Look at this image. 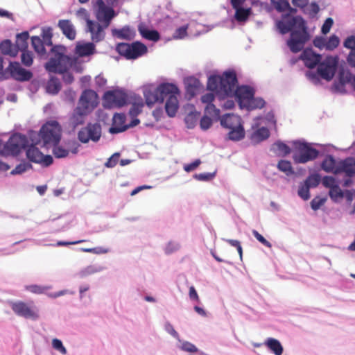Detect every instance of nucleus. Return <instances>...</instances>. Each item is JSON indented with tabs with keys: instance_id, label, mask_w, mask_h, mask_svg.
<instances>
[{
	"instance_id": "obj_48",
	"label": "nucleus",
	"mask_w": 355,
	"mask_h": 355,
	"mask_svg": "<svg viewBox=\"0 0 355 355\" xmlns=\"http://www.w3.org/2000/svg\"><path fill=\"white\" fill-rule=\"evenodd\" d=\"M105 269L104 266H102L98 264H92L87 266L86 268H83L80 274L82 277H85L87 275H90L96 272H99L101 271H103Z\"/></svg>"
},
{
	"instance_id": "obj_17",
	"label": "nucleus",
	"mask_w": 355,
	"mask_h": 355,
	"mask_svg": "<svg viewBox=\"0 0 355 355\" xmlns=\"http://www.w3.org/2000/svg\"><path fill=\"white\" fill-rule=\"evenodd\" d=\"M87 31L91 33V39L93 42L98 43L103 41L105 37L103 24H99L95 21L87 19L86 20Z\"/></svg>"
},
{
	"instance_id": "obj_49",
	"label": "nucleus",
	"mask_w": 355,
	"mask_h": 355,
	"mask_svg": "<svg viewBox=\"0 0 355 355\" xmlns=\"http://www.w3.org/2000/svg\"><path fill=\"white\" fill-rule=\"evenodd\" d=\"M321 181V176L318 173L310 174L306 180L303 182L305 184L310 188L317 187Z\"/></svg>"
},
{
	"instance_id": "obj_34",
	"label": "nucleus",
	"mask_w": 355,
	"mask_h": 355,
	"mask_svg": "<svg viewBox=\"0 0 355 355\" xmlns=\"http://www.w3.org/2000/svg\"><path fill=\"white\" fill-rule=\"evenodd\" d=\"M0 51L3 55L10 57H15L18 53L17 47L8 39L0 43Z\"/></svg>"
},
{
	"instance_id": "obj_9",
	"label": "nucleus",
	"mask_w": 355,
	"mask_h": 355,
	"mask_svg": "<svg viewBox=\"0 0 355 355\" xmlns=\"http://www.w3.org/2000/svg\"><path fill=\"white\" fill-rule=\"evenodd\" d=\"M310 38L308 31H294L290 34L286 45L292 53H297L304 49V47Z\"/></svg>"
},
{
	"instance_id": "obj_52",
	"label": "nucleus",
	"mask_w": 355,
	"mask_h": 355,
	"mask_svg": "<svg viewBox=\"0 0 355 355\" xmlns=\"http://www.w3.org/2000/svg\"><path fill=\"white\" fill-rule=\"evenodd\" d=\"M275 10L279 12L286 11L290 8L289 0H270Z\"/></svg>"
},
{
	"instance_id": "obj_43",
	"label": "nucleus",
	"mask_w": 355,
	"mask_h": 355,
	"mask_svg": "<svg viewBox=\"0 0 355 355\" xmlns=\"http://www.w3.org/2000/svg\"><path fill=\"white\" fill-rule=\"evenodd\" d=\"M328 194L334 202L338 203L344 198L345 192L340 189V184H338L329 190Z\"/></svg>"
},
{
	"instance_id": "obj_55",
	"label": "nucleus",
	"mask_w": 355,
	"mask_h": 355,
	"mask_svg": "<svg viewBox=\"0 0 355 355\" xmlns=\"http://www.w3.org/2000/svg\"><path fill=\"white\" fill-rule=\"evenodd\" d=\"M32 168V165L28 162H22L10 172V174L12 175L22 174L26 171Z\"/></svg>"
},
{
	"instance_id": "obj_20",
	"label": "nucleus",
	"mask_w": 355,
	"mask_h": 355,
	"mask_svg": "<svg viewBox=\"0 0 355 355\" xmlns=\"http://www.w3.org/2000/svg\"><path fill=\"white\" fill-rule=\"evenodd\" d=\"M96 53V45L93 42L78 41L74 49V53L78 58H85Z\"/></svg>"
},
{
	"instance_id": "obj_28",
	"label": "nucleus",
	"mask_w": 355,
	"mask_h": 355,
	"mask_svg": "<svg viewBox=\"0 0 355 355\" xmlns=\"http://www.w3.org/2000/svg\"><path fill=\"white\" fill-rule=\"evenodd\" d=\"M324 158L321 162V168L327 173H332L335 175H338L336 169L338 168V162L335 157L331 155H325Z\"/></svg>"
},
{
	"instance_id": "obj_31",
	"label": "nucleus",
	"mask_w": 355,
	"mask_h": 355,
	"mask_svg": "<svg viewBox=\"0 0 355 355\" xmlns=\"http://www.w3.org/2000/svg\"><path fill=\"white\" fill-rule=\"evenodd\" d=\"M263 344L275 355H282L284 347L279 340L274 338H268Z\"/></svg>"
},
{
	"instance_id": "obj_61",
	"label": "nucleus",
	"mask_w": 355,
	"mask_h": 355,
	"mask_svg": "<svg viewBox=\"0 0 355 355\" xmlns=\"http://www.w3.org/2000/svg\"><path fill=\"white\" fill-rule=\"evenodd\" d=\"M180 244L174 241H169L164 248V252L166 254H171L179 250Z\"/></svg>"
},
{
	"instance_id": "obj_14",
	"label": "nucleus",
	"mask_w": 355,
	"mask_h": 355,
	"mask_svg": "<svg viewBox=\"0 0 355 355\" xmlns=\"http://www.w3.org/2000/svg\"><path fill=\"white\" fill-rule=\"evenodd\" d=\"M10 306L13 312L19 317L33 320H36L39 318L37 313L22 301L11 302Z\"/></svg>"
},
{
	"instance_id": "obj_12",
	"label": "nucleus",
	"mask_w": 355,
	"mask_h": 355,
	"mask_svg": "<svg viewBox=\"0 0 355 355\" xmlns=\"http://www.w3.org/2000/svg\"><path fill=\"white\" fill-rule=\"evenodd\" d=\"M7 72L13 79L21 82L28 81L33 77V73L21 67L18 62H10L9 66L6 69L3 76Z\"/></svg>"
},
{
	"instance_id": "obj_36",
	"label": "nucleus",
	"mask_w": 355,
	"mask_h": 355,
	"mask_svg": "<svg viewBox=\"0 0 355 355\" xmlns=\"http://www.w3.org/2000/svg\"><path fill=\"white\" fill-rule=\"evenodd\" d=\"M60 89L61 83L59 78L55 76L51 77L46 85V92L50 94L55 95L58 94Z\"/></svg>"
},
{
	"instance_id": "obj_41",
	"label": "nucleus",
	"mask_w": 355,
	"mask_h": 355,
	"mask_svg": "<svg viewBox=\"0 0 355 355\" xmlns=\"http://www.w3.org/2000/svg\"><path fill=\"white\" fill-rule=\"evenodd\" d=\"M270 137V131L267 128L261 127L253 132L251 139L255 142H261Z\"/></svg>"
},
{
	"instance_id": "obj_30",
	"label": "nucleus",
	"mask_w": 355,
	"mask_h": 355,
	"mask_svg": "<svg viewBox=\"0 0 355 355\" xmlns=\"http://www.w3.org/2000/svg\"><path fill=\"white\" fill-rule=\"evenodd\" d=\"M31 43L34 51L40 58L46 59L48 58L45 44H43L42 39L39 36H33L31 37Z\"/></svg>"
},
{
	"instance_id": "obj_15",
	"label": "nucleus",
	"mask_w": 355,
	"mask_h": 355,
	"mask_svg": "<svg viewBox=\"0 0 355 355\" xmlns=\"http://www.w3.org/2000/svg\"><path fill=\"white\" fill-rule=\"evenodd\" d=\"M299 59L302 60L304 65L309 69H314L315 67H318V64L322 62V55L320 53H315L312 48L304 49Z\"/></svg>"
},
{
	"instance_id": "obj_46",
	"label": "nucleus",
	"mask_w": 355,
	"mask_h": 355,
	"mask_svg": "<svg viewBox=\"0 0 355 355\" xmlns=\"http://www.w3.org/2000/svg\"><path fill=\"white\" fill-rule=\"evenodd\" d=\"M41 36L42 37L41 38L42 42L45 44V46L51 47L54 46L52 42L53 30L51 27L43 28L42 30Z\"/></svg>"
},
{
	"instance_id": "obj_59",
	"label": "nucleus",
	"mask_w": 355,
	"mask_h": 355,
	"mask_svg": "<svg viewBox=\"0 0 355 355\" xmlns=\"http://www.w3.org/2000/svg\"><path fill=\"white\" fill-rule=\"evenodd\" d=\"M327 201L326 197L315 196L310 202L311 207L313 210H318Z\"/></svg>"
},
{
	"instance_id": "obj_16",
	"label": "nucleus",
	"mask_w": 355,
	"mask_h": 355,
	"mask_svg": "<svg viewBox=\"0 0 355 355\" xmlns=\"http://www.w3.org/2000/svg\"><path fill=\"white\" fill-rule=\"evenodd\" d=\"M98 95L92 89H85L83 92L79 101L78 107L87 111L89 109H94L98 105Z\"/></svg>"
},
{
	"instance_id": "obj_13",
	"label": "nucleus",
	"mask_w": 355,
	"mask_h": 355,
	"mask_svg": "<svg viewBox=\"0 0 355 355\" xmlns=\"http://www.w3.org/2000/svg\"><path fill=\"white\" fill-rule=\"evenodd\" d=\"M338 82H335L333 85V89L335 92L340 93H345V86L349 84L355 91V75L352 74L349 71L341 69L339 71Z\"/></svg>"
},
{
	"instance_id": "obj_33",
	"label": "nucleus",
	"mask_w": 355,
	"mask_h": 355,
	"mask_svg": "<svg viewBox=\"0 0 355 355\" xmlns=\"http://www.w3.org/2000/svg\"><path fill=\"white\" fill-rule=\"evenodd\" d=\"M240 117L234 114H226L220 119V125L225 128L231 129L241 123Z\"/></svg>"
},
{
	"instance_id": "obj_56",
	"label": "nucleus",
	"mask_w": 355,
	"mask_h": 355,
	"mask_svg": "<svg viewBox=\"0 0 355 355\" xmlns=\"http://www.w3.org/2000/svg\"><path fill=\"white\" fill-rule=\"evenodd\" d=\"M297 195L304 200H308L310 198V187L301 182L298 187Z\"/></svg>"
},
{
	"instance_id": "obj_53",
	"label": "nucleus",
	"mask_w": 355,
	"mask_h": 355,
	"mask_svg": "<svg viewBox=\"0 0 355 355\" xmlns=\"http://www.w3.org/2000/svg\"><path fill=\"white\" fill-rule=\"evenodd\" d=\"M21 62L26 67H31L33 62V55L31 51L21 50Z\"/></svg>"
},
{
	"instance_id": "obj_50",
	"label": "nucleus",
	"mask_w": 355,
	"mask_h": 355,
	"mask_svg": "<svg viewBox=\"0 0 355 355\" xmlns=\"http://www.w3.org/2000/svg\"><path fill=\"white\" fill-rule=\"evenodd\" d=\"M199 116L200 112H191L187 114L184 118V122L187 127L190 129L193 128L197 123Z\"/></svg>"
},
{
	"instance_id": "obj_64",
	"label": "nucleus",
	"mask_w": 355,
	"mask_h": 355,
	"mask_svg": "<svg viewBox=\"0 0 355 355\" xmlns=\"http://www.w3.org/2000/svg\"><path fill=\"white\" fill-rule=\"evenodd\" d=\"M216 176V172L214 173H203L199 174H194L193 178L198 181L208 182L211 180Z\"/></svg>"
},
{
	"instance_id": "obj_58",
	"label": "nucleus",
	"mask_w": 355,
	"mask_h": 355,
	"mask_svg": "<svg viewBox=\"0 0 355 355\" xmlns=\"http://www.w3.org/2000/svg\"><path fill=\"white\" fill-rule=\"evenodd\" d=\"M339 43V37L336 35H332L327 40H326V49L328 51H333L338 47Z\"/></svg>"
},
{
	"instance_id": "obj_51",
	"label": "nucleus",
	"mask_w": 355,
	"mask_h": 355,
	"mask_svg": "<svg viewBox=\"0 0 355 355\" xmlns=\"http://www.w3.org/2000/svg\"><path fill=\"white\" fill-rule=\"evenodd\" d=\"M26 290L35 293V294H42L44 293L46 291L52 288L51 286H42L37 284H31L26 286Z\"/></svg>"
},
{
	"instance_id": "obj_45",
	"label": "nucleus",
	"mask_w": 355,
	"mask_h": 355,
	"mask_svg": "<svg viewBox=\"0 0 355 355\" xmlns=\"http://www.w3.org/2000/svg\"><path fill=\"white\" fill-rule=\"evenodd\" d=\"M277 167L280 171L284 172L288 176L292 175L295 173L291 162L288 160H279Z\"/></svg>"
},
{
	"instance_id": "obj_37",
	"label": "nucleus",
	"mask_w": 355,
	"mask_h": 355,
	"mask_svg": "<svg viewBox=\"0 0 355 355\" xmlns=\"http://www.w3.org/2000/svg\"><path fill=\"white\" fill-rule=\"evenodd\" d=\"M29 38V33L28 31H23L16 35L15 46L19 51L26 50L28 48V40Z\"/></svg>"
},
{
	"instance_id": "obj_63",
	"label": "nucleus",
	"mask_w": 355,
	"mask_h": 355,
	"mask_svg": "<svg viewBox=\"0 0 355 355\" xmlns=\"http://www.w3.org/2000/svg\"><path fill=\"white\" fill-rule=\"evenodd\" d=\"M143 105V103H134L128 112L130 116L137 117L141 112Z\"/></svg>"
},
{
	"instance_id": "obj_38",
	"label": "nucleus",
	"mask_w": 355,
	"mask_h": 355,
	"mask_svg": "<svg viewBox=\"0 0 355 355\" xmlns=\"http://www.w3.org/2000/svg\"><path fill=\"white\" fill-rule=\"evenodd\" d=\"M43 153L35 147V146H30L26 150L27 158L32 162L39 164Z\"/></svg>"
},
{
	"instance_id": "obj_40",
	"label": "nucleus",
	"mask_w": 355,
	"mask_h": 355,
	"mask_svg": "<svg viewBox=\"0 0 355 355\" xmlns=\"http://www.w3.org/2000/svg\"><path fill=\"white\" fill-rule=\"evenodd\" d=\"M140 121L137 117L132 118L131 121L126 125L120 127L111 126L109 129V132L113 135L125 132L130 128H134L139 124Z\"/></svg>"
},
{
	"instance_id": "obj_10",
	"label": "nucleus",
	"mask_w": 355,
	"mask_h": 355,
	"mask_svg": "<svg viewBox=\"0 0 355 355\" xmlns=\"http://www.w3.org/2000/svg\"><path fill=\"white\" fill-rule=\"evenodd\" d=\"M28 145V140L26 135L21 133L13 134L6 142V147L8 148L10 155H17L22 149Z\"/></svg>"
},
{
	"instance_id": "obj_54",
	"label": "nucleus",
	"mask_w": 355,
	"mask_h": 355,
	"mask_svg": "<svg viewBox=\"0 0 355 355\" xmlns=\"http://www.w3.org/2000/svg\"><path fill=\"white\" fill-rule=\"evenodd\" d=\"M322 184L324 187L330 190L338 184H340V180L333 176L326 175L323 177Z\"/></svg>"
},
{
	"instance_id": "obj_22",
	"label": "nucleus",
	"mask_w": 355,
	"mask_h": 355,
	"mask_svg": "<svg viewBox=\"0 0 355 355\" xmlns=\"http://www.w3.org/2000/svg\"><path fill=\"white\" fill-rule=\"evenodd\" d=\"M143 93L146 103L148 107H151L156 103H163V98H160L159 94H158L157 87L155 85L144 86Z\"/></svg>"
},
{
	"instance_id": "obj_2",
	"label": "nucleus",
	"mask_w": 355,
	"mask_h": 355,
	"mask_svg": "<svg viewBox=\"0 0 355 355\" xmlns=\"http://www.w3.org/2000/svg\"><path fill=\"white\" fill-rule=\"evenodd\" d=\"M338 58L337 56H327L317 67L316 71H307L306 77L314 85L320 84V78L327 81L333 79L337 71Z\"/></svg>"
},
{
	"instance_id": "obj_11",
	"label": "nucleus",
	"mask_w": 355,
	"mask_h": 355,
	"mask_svg": "<svg viewBox=\"0 0 355 355\" xmlns=\"http://www.w3.org/2000/svg\"><path fill=\"white\" fill-rule=\"evenodd\" d=\"M103 98L105 107H111L113 105L121 107L128 103V96L122 90L107 91L104 94Z\"/></svg>"
},
{
	"instance_id": "obj_6",
	"label": "nucleus",
	"mask_w": 355,
	"mask_h": 355,
	"mask_svg": "<svg viewBox=\"0 0 355 355\" xmlns=\"http://www.w3.org/2000/svg\"><path fill=\"white\" fill-rule=\"evenodd\" d=\"M116 51L127 60H135L146 54L148 49L142 42L136 41L131 44L120 42L117 44Z\"/></svg>"
},
{
	"instance_id": "obj_62",
	"label": "nucleus",
	"mask_w": 355,
	"mask_h": 355,
	"mask_svg": "<svg viewBox=\"0 0 355 355\" xmlns=\"http://www.w3.org/2000/svg\"><path fill=\"white\" fill-rule=\"evenodd\" d=\"M164 329L168 334L177 339L179 342H181L179 334L175 330L173 326L169 321L166 320L164 322Z\"/></svg>"
},
{
	"instance_id": "obj_3",
	"label": "nucleus",
	"mask_w": 355,
	"mask_h": 355,
	"mask_svg": "<svg viewBox=\"0 0 355 355\" xmlns=\"http://www.w3.org/2000/svg\"><path fill=\"white\" fill-rule=\"evenodd\" d=\"M67 48L61 44L53 46L48 53L49 60L44 64V69L49 73H62L67 69V62L70 55H66Z\"/></svg>"
},
{
	"instance_id": "obj_25",
	"label": "nucleus",
	"mask_w": 355,
	"mask_h": 355,
	"mask_svg": "<svg viewBox=\"0 0 355 355\" xmlns=\"http://www.w3.org/2000/svg\"><path fill=\"white\" fill-rule=\"evenodd\" d=\"M186 94L189 99L193 98L197 91L200 89L201 84L200 80L194 76H189L184 80Z\"/></svg>"
},
{
	"instance_id": "obj_39",
	"label": "nucleus",
	"mask_w": 355,
	"mask_h": 355,
	"mask_svg": "<svg viewBox=\"0 0 355 355\" xmlns=\"http://www.w3.org/2000/svg\"><path fill=\"white\" fill-rule=\"evenodd\" d=\"M87 113V111L83 110L80 107H77L71 116V121L74 127L81 125L84 122V116Z\"/></svg>"
},
{
	"instance_id": "obj_26",
	"label": "nucleus",
	"mask_w": 355,
	"mask_h": 355,
	"mask_svg": "<svg viewBox=\"0 0 355 355\" xmlns=\"http://www.w3.org/2000/svg\"><path fill=\"white\" fill-rule=\"evenodd\" d=\"M138 31L144 39L153 42H157L160 39V34L155 29L149 28L144 23H140L138 25Z\"/></svg>"
},
{
	"instance_id": "obj_4",
	"label": "nucleus",
	"mask_w": 355,
	"mask_h": 355,
	"mask_svg": "<svg viewBox=\"0 0 355 355\" xmlns=\"http://www.w3.org/2000/svg\"><path fill=\"white\" fill-rule=\"evenodd\" d=\"M237 83V76L234 70L229 69L223 72L222 76L211 75L208 78L207 89L211 92H222L225 95L231 92L230 85L232 87Z\"/></svg>"
},
{
	"instance_id": "obj_27",
	"label": "nucleus",
	"mask_w": 355,
	"mask_h": 355,
	"mask_svg": "<svg viewBox=\"0 0 355 355\" xmlns=\"http://www.w3.org/2000/svg\"><path fill=\"white\" fill-rule=\"evenodd\" d=\"M112 35L113 37L120 40H132L135 35V31L130 28L129 26H124L120 29H112Z\"/></svg>"
},
{
	"instance_id": "obj_23",
	"label": "nucleus",
	"mask_w": 355,
	"mask_h": 355,
	"mask_svg": "<svg viewBox=\"0 0 355 355\" xmlns=\"http://www.w3.org/2000/svg\"><path fill=\"white\" fill-rule=\"evenodd\" d=\"M157 87L158 94L160 98H163V101L165 98L167 100L171 96H176L180 94L178 87L173 83H162Z\"/></svg>"
},
{
	"instance_id": "obj_19",
	"label": "nucleus",
	"mask_w": 355,
	"mask_h": 355,
	"mask_svg": "<svg viewBox=\"0 0 355 355\" xmlns=\"http://www.w3.org/2000/svg\"><path fill=\"white\" fill-rule=\"evenodd\" d=\"M101 5L99 6L96 17L98 22L103 24L104 27H108L111 20L114 17V10L111 7L106 6L102 0H99Z\"/></svg>"
},
{
	"instance_id": "obj_24",
	"label": "nucleus",
	"mask_w": 355,
	"mask_h": 355,
	"mask_svg": "<svg viewBox=\"0 0 355 355\" xmlns=\"http://www.w3.org/2000/svg\"><path fill=\"white\" fill-rule=\"evenodd\" d=\"M58 27L62 33L69 40H74L76 37V31L72 22L69 19H60Z\"/></svg>"
},
{
	"instance_id": "obj_7",
	"label": "nucleus",
	"mask_w": 355,
	"mask_h": 355,
	"mask_svg": "<svg viewBox=\"0 0 355 355\" xmlns=\"http://www.w3.org/2000/svg\"><path fill=\"white\" fill-rule=\"evenodd\" d=\"M238 82L232 87L230 86L231 92H228L227 96H235L238 101L241 109H244L245 103L250 99L255 94V89L246 85L238 86Z\"/></svg>"
},
{
	"instance_id": "obj_47",
	"label": "nucleus",
	"mask_w": 355,
	"mask_h": 355,
	"mask_svg": "<svg viewBox=\"0 0 355 355\" xmlns=\"http://www.w3.org/2000/svg\"><path fill=\"white\" fill-rule=\"evenodd\" d=\"M234 17L239 22L245 21L251 13V8H243L242 7L234 8Z\"/></svg>"
},
{
	"instance_id": "obj_8",
	"label": "nucleus",
	"mask_w": 355,
	"mask_h": 355,
	"mask_svg": "<svg viewBox=\"0 0 355 355\" xmlns=\"http://www.w3.org/2000/svg\"><path fill=\"white\" fill-rule=\"evenodd\" d=\"M102 133L101 125L98 123H89L78 132V139L83 144L89 141L97 142L100 140Z\"/></svg>"
},
{
	"instance_id": "obj_57",
	"label": "nucleus",
	"mask_w": 355,
	"mask_h": 355,
	"mask_svg": "<svg viewBox=\"0 0 355 355\" xmlns=\"http://www.w3.org/2000/svg\"><path fill=\"white\" fill-rule=\"evenodd\" d=\"M53 154L56 158H64L68 156L69 150L60 146L59 144H54L53 147Z\"/></svg>"
},
{
	"instance_id": "obj_35",
	"label": "nucleus",
	"mask_w": 355,
	"mask_h": 355,
	"mask_svg": "<svg viewBox=\"0 0 355 355\" xmlns=\"http://www.w3.org/2000/svg\"><path fill=\"white\" fill-rule=\"evenodd\" d=\"M230 130V131L228 133V139L230 140L237 141L245 137V130L241 123Z\"/></svg>"
},
{
	"instance_id": "obj_42",
	"label": "nucleus",
	"mask_w": 355,
	"mask_h": 355,
	"mask_svg": "<svg viewBox=\"0 0 355 355\" xmlns=\"http://www.w3.org/2000/svg\"><path fill=\"white\" fill-rule=\"evenodd\" d=\"M266 104L265 101L261 97L255 98L254 96L249 99L246 103H245V107L248 110H252L257 108H262Z\"/></svg>"
},
{
	"instance_id": "obj_21",
	"label": "nucleus",
	"mask_w": 355,
	"mask_h": 355,
	"mask_svg": "<svg viewBox=\"0 0 355 355\" xmlns=\"http://www.w3.org/2000/svg\"><path fill=\"white\" fill-rule=\"evenodd\" d=\"M336 173H343L345 176L354 177L355 175V158L348 157L338 162Z\"/></svg>"
},
{
	"instance_id": "obj_18",
	"label": "nucleus",
	"mask_w": 355,
	"mask_h": 355,
	"mask_svg": "<svg viewBox=\"0 0 355 355\" xmlns=\"http://www.w3.org/2000/svg\"><path fill=\"white\" fill-rule=\"evenodd\" d=\"M42 140L44 146L58 144L61 139V134L47 125L41 127Z\"/></svg>"
},
{
	"instance_id": "obj_32",
	"label": "nucleus",
	"mask_w": 355,
	"mask_h": 355,
	"mask_svg": "<svg viewBox=\"0 0 355 355\" xmlns=\"http://www.w3.org/2000/svg\"><path fill=\"white\" fill-rule=\"evenodd\" d=\"M179 107L178 96H171L166 100L165 111L169 117H174Z\"/></svg>"
},
{
	"instance_id": "obj_60",
	"label": "nucleus",
	"mask_w": 355,
	"mask_h": 355,
	"mask_svg": "<svg viewBox=\"0 0 355 355\" xmlns=\"http://www.w3.org/2000/svg\"><path fill=\"white\" fill-rule=\"evenodd\" d=\"M125 119L126 117L123 113H116L113 116L112 126L120 127L126 125L127 124H125Z\"/></svg>"
},
{
	"instance_id": "obj_44",
	"label": "nucleus",
	"mask_w": 355,
	"mask_h": 355,
	"mask_svg": "<svg viewBox=\"0 0 355 355\" xmlns=\"http://www.w3.org/2000/svg\"><path fill=\"white\" fill-rule=\"evenodd\" d=\"M80 58L77 56L70 55V59L67 62V66L69 69L71 68L76 73H82L84 70V67L81 61L80 60Z\"/></svg>"
},
{
	"instance_id": "obj_1",
	"label": "nucleus",
	"mask_w": 355,
	"mask_h": 355,
	"mask_svg": "<svg viewBox=\"0 0 355 355\" xmlns=\"http://www.w3.org/2000/svg\"><path fill=\"white\" fill-rule=\"evenodd\" d=\"M293 159L296 164H306L313 161L329 151L331 145H322L318 143H308L296 140L293 142Z\"/></svg>"
},
{
	"instance_id": "obj_29",
	"label": "nucleus",
	"mask_w": 355,
	"mask_h": 355,
	"mask_svg": "<svg viewBox=\"0 0 355 355\" xmlns=\"http://www.w3.org/2000/svg\"><path fill=\"white\" fill-rule=\"evenodd\" d=\"M270 150L279 157H285L291 152V148L281 140H277L272 144Z\"/></svg>"
},
{
	"instance_id": "obj_5",
	"label": "nucleus",
	"mask_w": 355,
	"mask_h": 355,
	"mask_svg": "<svg viewBox=\"0 0 355 355\" xmlns=\"http://www.w3.org/2000/svg\"><path fill=\"white\" fill-rule=\"evenodd\" d=\"M276 26L282 35L294 32L308 31L306 21L300 15H282V18L276 21Z\"/></svg>"
}]
</instances>
